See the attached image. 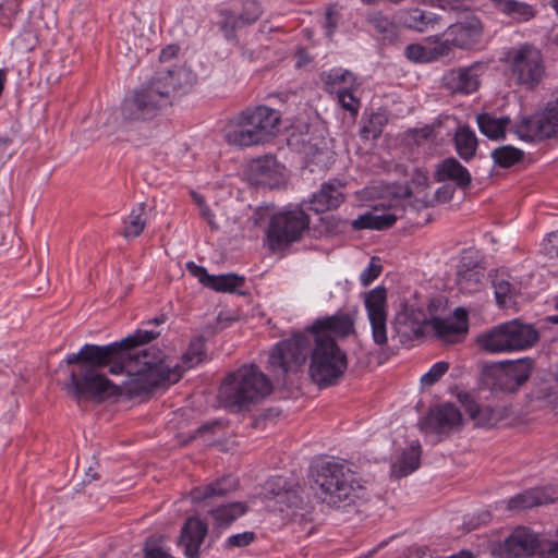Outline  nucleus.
Segmentation results:
<instances>
[{"instance_id":"f257e3e1","label":"nucleus","mask_w":558,"mask_h":558,"mask_svg":"<svg viewBox=\"0 0 558 558\" xmlns=\"http://www.w3.org/2000/svg\"><path fill=\"white\" fill-rule=\"evenodd\" d=\"M158 336L159 332L138 329L125 339L106 345L84 344L77 353L68 354L64 360L70 369L63 388L77 403L121 396L122 388L101 373L102 368L109 366L112 375L125 372L130 376L124 386L126 393L143 396L178 383L185 369L205 359V341L201 336L190 341L182 355V364L173 366L165 361L159 350H137Z\"/></svg>"},{"instance_id":"f03ea898","label":"nucleus","mask_w":558,"mask_h":558,"mask_svg":"<svg viewBox=\"0 0 558 558\" xmlns=\"http://www.w3.org/2000/svg\"><path fill=\"white\" fill-rule=\"evenodd\" d=\"M353 332L354 320L348 314L318 318L304 331L278 342L269 353V367L277 374H295L310 357L312 381L320 388L332 386L348 367L347 354L336 339Z\"/></svg>"},{"instance_id":"7ed1b4c3","label":"nucleus","mask_w":558,"mask_h":558,"mask_svg":"<svg viewBox=\"0 0 558 558\" xmlns=\"http://www.w3.org/2000/svg\"><path fill=\"white\" fill-rule=\"evenodd\" d=\"M183 69L174 66L157 71L148 81L131 90L121 104V117L126 122H145L158 116L172 102L175 93L183 87Z\"/></svg>"},{"instance_id":"20e7f679","label":"nucleus","mask_w":558,"mask_h":558,"mask_svg":"<svg viewBox=\"0 0 558 558\" xmlns=\"http://www.w3.org/2000/svg\"><path fill=\"white\" fill-rule=\"evenodd\" d=\"M312 489L322 502L341 508L353 504L363 486L347 464L327 461L317 465Z\"/></svg>"},{"instance_id":"39448f33","label":"nucleus","mask_w":558,"mask_h":558,"mask_svg":"<svg viewBox=\"0 0 558 558\" xmlns=\"http://www.w3.org/2000/svg\"><path fill=\"white\" fill-rule=\"evenodd\" d=\"M271 392V384L255 365H244L222 381L218 398L228 409L242 410Z\"/></svg>"},{"instance_id":"423d86ee","label":"nucleus","mask_w":558,"mask_h":558,"mask_svg":"<svg viewBox=\"0 0 558 558\" xmlns=\"http://www.w3.org/2000/svg\"><path fill=\"white\" fill-rule=\"evenodd\" d=\"M538 340L539 332L532 324L512 319L481 332L476 344L485 353L504 354L530 349Z\"/></svg>"},{"instance_id":"0eeeda50","label":"nucleus","mask_w":558,"mask_h":558,"mask_svg":"<svg viewBox=\"0 0 558 558\" xmlns=\"http://www.w3.org/2000/svg\"><path fill=\"white\" fill-rule=\"evenodd\" d=\"M311 217L300 206L283 209L270 216L266 230V245L271 252H281L302 240L310 230Z\"/></svg>"},{"instance_id":"6e6552de","label":"nucleus","mask_w":558,"mask_h":558,"mask_svg":"<svg viewBox=\"0 0 558 558\" xmlns=\"http://www.w3.org/2000/svg\"><path fill=\"white\" fill-rule=\"evenodd\" d=\"M534 368L535 361L529 356L494 362L482 367L481 379L492 391L512 393L529 380Z\"/></svg>"},{"instance_id":"1a4fd4ad","label":"nucleus","mask_w":558,"mask_h":558,"mask_svg":"<svg viewBox=\"0 0 558 558\" xmlns=\"http://www.w3.org/2000/svg\"><path fill=\"white\" fill-rule=\"evenodd\" d=\"M505 63L511 80L525 89H534L546 75L541 49L529 43L511 48L506 54Z\"/></svg>"},{"instance_id":"9d476101","label":"nucleus","mask_w":558,"mask_h":558,"mask_svg":"<svg viewBox=\"0 0 558 558\" xmlns=\"http://www.w3.org/2000/svg\"><path fill=\"white\" fill-rule=\"evenodd\" d=\"M515 134L527 142L558 135V90L554 93L544 111L523 117L515 124Z\"/></svg>"},{"instance_id":"9b49d317","label":"nucleus","mask_w":558,"mask_h":558,"mask_svg":"<svg viewBox=\"0 0 558 558\" xmlns=\"http://www.w3.org/2000/svg\"><path fill=\"white\" fill-rule=\"evenodd\" d=\"M367 317L372 327V337L375 344L384 348L388 342L387 336V291L384 287H376L365 298Z\"/></svg>"},{"instance_id":"f8f14e48","label":"nucleus","mask_w":558,"mask_h":558,"mask_svg":"<svg viewBox=\"0 0 558 558\" xmlns=\"http://www.w3.org/2000/svg\"><path fill=\"white\" fill-rule=\"evenodd\" d=\"M463 418L460 410L452 403L446 402L432 408L423 421L421 429L437 435H449L462 426Z\"/></svg>"},{"instance_id":"ddd939ff","label":"nucleus","mask_w":558,"mask_h":558,"mask_svg":"<svg viewBox=\"0 0 558 558\" xmlns=\"http://www.w3.org/2000/svg\"><path fill=\"white\" fill-rule=\"evenodd\" d=\"M426 326H428V319L424 313L414 308H405L397 313L393 320L396 337L407 347L424 337Z\"/></svg>"},{"instance_id":"4468645a","label":"nucleus","mask_w":558,"mask_h":558,"mask_svg":"<svg viewBox=\"0 0 558 558\" xmlns=\"http://www.w3.org/2000/svg\"><path fill=\"white\" fill-rule=\"evenodd\" d=\"M483 69L481 63L452 69L444 75V86L451 94L470 95L475 93L481 85L480 77L483 74Z\"/></svg>"},{"instance_id":"2eb2a0df","label":"nucleus","mask_w":558,"mask_h":558,"mask_svg":"<svg viewBox=\"0 0 558 558\" xmlns=\"http://www.w3.org/2000/svg\"><path fill=\"white\" fill-rule=\"evenodd\" d=\"M428 326L438 339L447 343H456L468 333V312L458 307L453 312V317H433L428 319Z\"/></svg>"},{"instance_id":"dca6fc26","label":"nucleus","mask_w":558,"mask_h":558,"mask_svg":"<svg viewBox=\"0 0 558 558\" xmlns=\"http://www.w3.org/2000/svg\"><path fill=\"white\" fill-rule=\"evenodd\" d=\"M223 135L228 144L241 148L264 144L258 132L242 112L226 123Z\"/></svg>"},{"instance_id":"f3484780","label":"nucleus","mask_w":558,"mask_h":558,"mask_svg":"<svg viewBox=\"0 0 558 558\" xmlns=\"http://www.w3.org/2000/svg\"><path fill=\"white\" fill-rule=\"evenodd\" d=\"M539 548L536 534L530 529L519 526L506 539L504 544V558H521L533 556Z\"/></svg>"},{"instance_id":"a211bd4d","label":"nucleus","mask_w":558,"mask_h":558,"mask_svg":"<svg viewBox=\"0 0 558 558\" xmlns=\"http://www.w3.org/2000/svg\"><path fill=\"white\" fill-rule=\"evenodd\" d=\"M241 112L248 118L264 143L275 136L281 121V114L278 110L267 106H256L248 107Z\"/></svg>"},{"instance_id":"6ab92c4d","label":"nucleus","mask_w":558,"mask_h":558,"mask_svg":"<svg viewBox=\"0 0 558 558\" xmlns=\"http://www.w3.org/2000/svg\"><path fill=\"white\" fill-rule=\"evenodd\" d=\"M447 34L451 44L461 49H471L476 46L483 35V25L480 19L471 17L448 27Z\"/></svg>"},{"instance_id":"aec40b11","label":"nucleus","mask_w":558,"mask_h":558,"mask_svg":"<svg viewBox=\"0 0 558 558\" xmlns=\"http://www.w3.org/2000/svg\"><path fill=\"white\" fill-rule=\"evenodd\" d=\"M208 532L207 523L198 518H189L181 530L180 545L187 558H198L199 547Z\"/></svg>"},{"instance_id":"412c9836","label":"nucleus","mask_w":558,"mask_h":558,"mask_svg":"<svg viewBox=\"0 0 558 558\" xmlns=\"http://www.w3.org/2000/svg\"><path fill=\"white\" fill-rule=\"evenodd\" d=\"M460 401L463 403L465 412L470 418L474 421L477 427H494L506 416L505 411L500 408L494 409L489 405H481L476 403L468 393L461 395Z\"/></svg>"},{"instance_id":"4be33fe9","label":"nucleus","mask_w":558,"mask_h":558,"mask_svg":"<svg viewBox=\"0 0 558 558\" xmlns=\"http://www.w3.org/2000/svg\"><path fill=\"white\" fill-rule=\"evenodd\" d=\"M343 186L338 180L323 183L320 190L311 198L312 209L316 213H324L339 207L344 201Z\"/></svg>"},{"instance_id":"5701e85b","label":"nucleus","mask_w":558,"mask_h":558,"mask_svg":"<svg viewBox=\"0 0 558 558\" xmlns=\"http://www.w3.org/2000/svg\"><path fill=\"white\" fill-rule=\"evenodd\" d=\"M434 177L437 182L451 181L462 190L468 189L472 182L469 170L453 157L440 161L436 167Z\"/></svg>"},{"instance_id":"b1692460","label":"nucleus","mask_w":558,"mask_h":558,"mask_svg":"<svg viewBox=\"0 0 558 558\" xmlns=\"http://www.w3.org/2000/svg\"><path fill=\"white\" fill-rule=\"evenodd\" d=\"M398 23L405 28L423 33L433 29L440 21L437 14L418 8L401 10L397 14Z\"/></svg>"},{"instance_id":"393cba45","label":"nucleus","mask_w":558,"mask_h":558,"mask_svg":"<svg viewBox=\"0 0 558 558\" xmlns=\"http://www.w3.org/2000/svg\"><path fill=\"white\" fill-rule=\"evenodd\" d=\"M239 482L235 477L228 475L205 486H198L191 490L190 495L194 502H202L215 497H225L238 489Z\"/></svg>"},{"instance_id":"a878e982","label":"nucleus","mask_w":558,"mask_h":558,"mask_svg":"<svg viewBox=\"0 0 558 558\" xmlns=\"http://www.w3.org/2000/svg\"><path fill=\"white\" fill-rule=\"evenodd\" d=\"M494 8L515 23H526L536 16V10L517 0H489Z\"/></svg>"},{"instance_id":"bb28decb","label":"nucleus","mask_w":558,"mask_h":558,"mask_svg":"<svg viewBox=\"0 0 558 558\" xmlns=\"http://www.w3.org/2000/svg\"><path fill=\"white\" fill-rule=\"evenodd\" d=\"M247 506L241 501L229 502L213 508L209 513L214 519V526L217 529H226L231 525L238 518L246 513Z\"/></svg>"},{"instance_id":"cd10ccee","label":"nucleus","mask_w":558,"mask_h":558,"mask_svg":"<svg viewBox=\"0 0 558 558\" xmlns=\"http://www.w3.org/2000/svg\"><path fill=\"white\" fill-rule=\"evenodd\" d=\"M398 216L393 213H366L351 222L354 230H385L393 226Z\"/></svg>"},{"instance_id":"c85d7f7f","label":"nucleus","mask_w":558,"mask_h":558,"mask_svg":"<svg viewBox=\"0 0 558 558\" xmlns=\"http://www.w3.org/2000/svg\"><path fill=\"white\" fill-rule=\"evenodd\" d=\"M476 121L482 134L490 140H499L505 137L506 128L510 123V118H496L490 113H481L477 116Z\"/></svg>"},{"instance_id":"c756f323","label":"nucleus","mask_w":558,"mask_h":558,"mask_svg":"<svg viewBox=\"0 0 558 558\" xmlns=\"http://www.w3.org/2000/svg\"><path fill=\"white\" fill-rule=\"evenodd\" d=\"M454 145L458 155L465 161L471 160L477 148L475 133L469 126H460L454 133Z\"/></svg>"},{"instance_id":"7c9ffc66","label":"nucleus","mask_w":558,"mask_h":558,"mask_svg":"<svg viewBox=\"0 0 558 558\" xmlns=\"http://www.w3.org/2000/svg\"><path fill=\"white\" fill-rule=\"evenodd\" d=\"M484 270L478 267L465 268L458 272L457 283L460 291L474 293L483 288Z\"/></svg>"},{"instance_id":"2f4dec72","label":"nucleus","mask_w":558,"mask_h":558,"mask_svg":"<svg viewBox=\"0 0 558 558\" xmlns=\"http://www.w3.org/2000/svg\"><path fill=\"white\" fill-rule=\"evenodd\" d=\"M367 22L376 29L381 39L392 43L398 37V26L395 22L390 21L381 12H373L368 14Z\"/></svg>"},{"instance_id":"473e14b6","label":"nucleus","mask_w":558,"mask_h":558,"mask_svg":"<svg viewBox=\"0 0 558 558\" xmlns=\"http://www.w3.org/2000/svg\"><path fill=\"white\" fill-rule=\"evenodd\" d=\"M216 24L227 40L235 39V32L245 26L242 19L230 10H221Z\"/></svg>"},{"instance_id":"72a5a7b5","label":"nucleus","mask_w":558,"mask_h":558,"mask_svg":"<svg viewBox=\"0 0 558 558\" xmlns=\"http://www.w3.org/2000/svg\"><path fill=\"white\" fill-rule=\"evenodd\" d=\"M524 157L523 150L510 145L495 148L492 151L494 162L500 168H510L519 163Z\"/></svg>"},{"instance_id":"f704fd0d","label":"nucleus","mask_w":558,"mask_h":558,"mask_svg":"<svg viewBox=\"0 0 558 558\" xmlns=\"http://www.w3.org/2000/svg\"><path fill=\"white\" fill-rule=\"evenodd\" d=\"M145 215V206L144 204H140L136 209H133L129 215L128 219L124 221V229L122 231V235L126 239L138 236L146 225V220L144 218Z\"/></svg>"},{"instance_id":"c9c22d12","label":"nucleus","mask_w":558,"mask_h":558,"mask_svg":"<svg viewBox=\"0 0 558 558\" xmlns=\"http://www.w3.org/2000/svg\"><path fill=\"white\" fill-rule=\"evenodd\" d=\"M388 119L383 112H373L369 118L364 122L360 135L365 140H376L381 133L384 126L387 124Z\"/></svg>"},{"instance_id":"e433bc0d","label":"nucleus","mask_w":558,"mask_h":558,"mask_svg":"<svg viewBox=\"0 0 558 558\" xmlns=\"http://www.w3.org/2000/svg\"><path fill=\"white\" fill-rule=\"evenodd\" d=\"M420 466V452L414 447L404 451L398 464H393L392 471L397 477H403Z\"/></svg>"},{"instance_id":"4c0bfd02","label":"nucleus","mask_w":558,"mask_h":558,"mask_svg":"<svg viewBox=\"0 0 558 558\" xmlns=\"http://www.w3.org/2000/svg\"><path fill=\"white\" fill-rule=\"evenodd\" d=\"M535 398L558 409V378L550 376L534 390Z\"/></svg>"},{"instance_id":"58836bf2","label":"nucleus","mask_w":558,"mask_h":558,"mask_svg":"<svg viewBox=\"0 0 558 558\" xmlns=\"http://www.w3.org/2000/svg\"><path fill=\"white\" fill-rule=\"evenodd\" d=\"M275 159L265 157L254 160L250 166L251 179L256 184H265L274 171Z\"/></svg>"},{"instance_id":"ea45409f","label":"nucleus","mask_w":558,"mask_h":558,"mask_svg":"<svg viewBox=\"0 0 558 558\" xmlns=\"http://www.w3.org/2000/svg\"><path fill=\"white\" fill-rule=\"evenodd\" d=\"M244 284V278L235 274L213 276L208 288L217 292H234Z\"/></svg>"},{"instance_id":"a19ab883","label":"nucleus","mask_w":558,"mask_h":558,"mask_svg":"<svg viewBox=\"0 0 558 558\" xmlns=\"http://www.w3.org/2000/svg\"><path fill=\"white\" fill-rule=\"evenodd\" d=\"M323 81L325 84V89L330 93H337V88H343L341 85L344 83H348V85L352 84V86H356L355 77L350 71L340 72L338 70H332L324 74Z\"/></svg>"},{"instance_id":"79ce46f5","label":"nucleus","mask_w":558,"mask_h":558,"mask_svg":"<svg viewBox=\"0 0 558 558\" xmlns=\"http://www.w3.org/2000/svg\"><path fill=\"white\" fill-rule=\"evenodd\" d=\"M355 89L356 86H352L351 84L343 86V88H337L336 93L341 108L350 112L353 117L357 116L361 107L360 99L354 95Z\"/></svg>"},{"instance_id":"37998d69","label":"nucleus","mask_w":558,"mask_h":558,"mask_svg":"<svg viewBox=\"0 0 558 558\" xmlns=\"http://www.w3.org/2000/svg\"><path fill=\"white\" fill-rule=\"evenodd\" d=\"M276 502L281 506V510H283V506L288 509L302 508L304 499L301 488L298 486L278 492L276 494Z\"/></svg>"},{"instance_id":"c03bdc74","label":"nucleus","mask_w":558,"mask_h":558,"mask_svg":"<svg viewBox=\"0 0 558 558\" xmlns=\"http://www.w3.org/2000/svg\"><path fill=\"white\" fill-rule=\"evenodd\" d=\"M541 498L537 492L526 490L512 497L508 501V509L523 510L541 505Z\"/></svg>"},{"instance_id":"a18cd8bd","label":"nucleus","mask_w":558,"mask_h":558,"mask_svg":"<svg viewBox=\"0 0 558 558\" xmlns=\"http://www.w3.org/2000/svg\"><path fill=\"white\" fill-rule=\"evenodd\" d=\"M348 225V220H344L336 215H326L320 218L322 230L328 235H336L344 232Z\"/></svg>"},{"instance_id":"49530a36","label":"nucleus","mask_w":558,"mask_h":558,"mask_svg":"<svg viewBox=\"0 0 558 558\" xmlns=\"http://www.w3.org/2000/svg\"><path fill=\"white\" fill-rule=\"evenodd\" d=\"M449 363L448 362H437L435 363L430 369L421 377V384L424 387H430L438 383L440 378L448 372Z\"/></svg>"},{"instance_id":"de8ad7c7","label":"nucleus","mask_w":558,"mask_h":558,"mask_svg":"<svg viewBox=\"0 0 558 558\" xmlns=\"http://www.w3.org/2000/svg\"><path fill=\"white\" fill-rule=\"evenodd\" d=\"M429 53V48L420 44L408 45L404 50V54L410 61L420 63L432 62L433 57Z\"/></svg>"},{"instance_id":"09e8293b","label":"nucleus","mask_w":558,"mask_h":558,"mask_svg":"<svg viewBox=\"0 0 558 558\" xmlns=\"http://www.w3.org/2000/svg\"><path fill=\"white\" fill-rule=\"evenodd\" d=\"M262 14L260 5L255 0H245L243 9L239 16L242 19L244 25L255 23Z\"/></svg>"},{"instance_id":"8fccbe9b","label":"nucleus","mask_w":558,"mask_h":558,"mask_svg":"<svg viewBox=\"0 0 558 558\" xmlns=\"http://www.w3.org/2000/svg\"><path fill=\"white\" fill-rule=\"evenodd\" d=\"M255 537H256L255 533L250 532V531L233 534L227 538L225 547L227 549H231V548H235V547H239V548L246 547L251 543L254 542Z\"/></svg>"},{"instance_id":"3c124183","label":"nucleus","mask_w":558,"mask_h":558,"mask_svg":"<svg viewBox=\"0 0 558 558\" xmlns=\"http://www.w3.org/2000/svg\"><path fill=\"white\" fill-rule=\"evenodd\" d=\"M20 9L19 0H0V24L9 25Z\"/></svg>"},{"instance_id":"603ef678","label":"nucleus","mask_w":558,"mask_h":558,"mask_svg":"<svg viewBox=\"0 0 558 558\" xmlns=\"http://www.w3.org/2000/svg\"><path fill=\"white\" fill-rule=\"evenodd\" d=\"M494 288H495V296L497 300V303L500 305H504L506 303L507 298H511L514 295V287L512 283H510L507 280H496L494 281Z\"/></svg>"},{"instance_id":"864d4df0","label":"nucleus","mask_w":558,"mask_h":558,"mask_svg":"<svg viewBox=\"0 0 558 558\" xmlns=\"http://www.w3.org/2000/svg\"><path fill=\"white\" fill-rule=\"evenodd\" d=\"M144 558H174L153 538H148L144 545Z\"/></svg>"},{"instance_id":"5fc2aeb1","label":"nucleus","mask_w":558,"mask_h":558,"mask_svg":"<svg viewBox=\"0 0 558 558\" xmlns=\"http://www.w3.org/2000/svg\"><path fill=\"white\" fill-rule=\"evenodd\" d=\"M381 265L376 263V257L371 259V263L366 269H364L360 276L361 283L366 287L371 284L381 272Z\"/></svg>"},{"instance_id":"6e6d98bb","label":"nucleus","mask_w":558,"mask_h":558,"mask_svg":"<svg viewBox=\"0 0 558 558\" xmlns=\"http://www.w3.org/2000/svg\"><path fill=\"white\" fill-rule=\"evenodd\" d=\"M339 21V13L336 11V5L331 4L327 8L325 13V29L326 35L331 39L337 28Z\"/></svg>"},{"instance_id":"4d7b16f0","label":"nucleus","mask_w":558,"mask_h":558,"mask_svg":"<svg viewBox=\"0 0 558 558\" xmlns=\"http://www.w3.org/2000/svg\"><path fill=\"white\" fill-rule=\"evenodd\" d=\"M186 268L187 270L195 277L198 279V281L208 288L209 283H210V280L213 278V275H209L206 270L205 267L203 266H198L196 265L195 263L193 262H189L186 264Z\"/></svg>"},{"instance_id":"13d9d810","label":"nucleus","mask_w":558,"mask_h":558,"mask_svg":"<svg viewBox=\"0 0 558 558\" xmlns=\"http://www.w3.org/2000/svg\"><path fill=\"white\" fill-rule=\"evenodd\" d=\"M327 155V148L316 147L315 145L310 146L308 150L306 151V158L308 159V162L314 165H317L320 161H323V158L326 157Z\"/></svg>"},{"instance_id":"bf43d9fd","label":"nucleus","mask_w":558,"mask_h":558,"mask_svg":"<svg viewBox=\"0 0 558 558\" xmlns=\"http://www.w3.org/2000/svg\"><path fill=\"white\" fill-rule=\"evenodd\" d=\"M451 39H446L445 41L439 43L437 46L429 48V56L433 57V61L437 60L440 57L448 56L451 51L450 48Z\"/></svg>"},{"instance_id":"052dcab7","label":"nucleus","mask_w":558,"mask_h":558,"mask_svg":"<svg viewBox=\"0 0 558 558\" xmlns=\"http://www.w3.org/2000/svg\"><path fill=\"white\" fill-rule=\"evenodd\" d=\"M453 194L454 189L452 186L444 185L435 192L434 197L436 203H447L453 197Z\"/></svg>"},{"instance_id":"680f3d73","label":"nucleus","mask_w":558,"mask_h":558,"mask_svg":"<svg viewBox=\"0 0 558 558\" xmlns=\"http://www.w3.org/2000/svg\"><path fill=\"white\" fill-rule=\"evenodd\" d=\"M11 140L9 137H0V165H3L7 159L11 156L8 151V147L11 144Z\"/></svg>"},{"instance_id":"e2e57ef3","label":"nucleus","mask_w":558,"mask_h":558,"mask_svg":"<svg viewBox=\"0 0 558 558\" xmlns=\"http://www.w3.org/2000/svg\"><path fill=\"white\" fill-rule=\"evenodd\" d=\"M434 130L433 128L426 125L420 130L414 131L415 138L418 140H429L433 136Z\"/></svg>"},{"instance_id":"0e129e2a","label":"nucleus","mask_w":558,"mask_h":558,"mask_svg":"<svg viewBox=\"0 0 558 558\" xmlns=\"http://www.w3.org/2000/svg\"><path fill=\"white\" fill-rule=\"evenodd\" d=\"M201 214L207 220L208 225L210 226V228L213 230H217L218 229V225L214 220V215L211 214V211H210V209L208 208L207 205H204L201 208Z\"/></svg>"},{"instance_id":"69168bd1","label":"nucleus","mask_w":558,"mask_h":558,"mask_svg":"<svg viewBox=\"0 0 558 558\" xmlns=\"http://www.w3.org/2000/svg\"><path fill=\"white\" fill-rule=\"evenodd\" d=\"M178 52V48L174 46H168L167 48L162 49L160 53V60L165 61L172 57H174Z\"/></svg>"},{"instance_id":"338daca9","label":"nucleus","mask_w":558,"mask_h":558,"mask_svg":"<svg viewBox=\"0 0 558 558\" xmlns=\"http://www.w3.org/2000/svg\"><path fill=\"white\" fill-rule=\"evenodd\" d=\"M398 195L403 198H409L412 195V191L409 186H402Z\"/></svg>"},{"instance_id":"774afa93","label":"nucleus","mask_w":558,"mask_h":558,"mask_svg":"<svg viewBox=\"0 0 558 558\" xmlns=\"http://www.w3.org/2000/svg\"><path fill=\"white\" fill-rule=\"evenodd\" d=\"M452 558H473V556L470 553L462 551L458 556H453Z\"/></svg>"}]
</instances>
